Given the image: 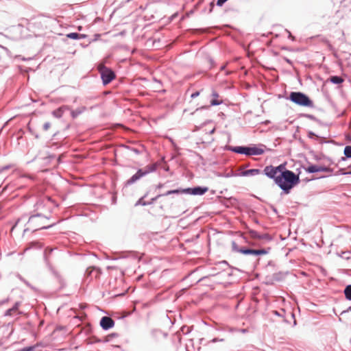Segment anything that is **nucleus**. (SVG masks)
<instances>
[{"label":"nucleus","mask_w":351,"mask_h":351,"mask_svg":"<svg viewBox=\"0 0 351 351\" xmlns=\"http://www.w3.org/2000/svg\"><path fill=\"white\" fill-rule=\"evenodd\" d=\"M49 223V219L41 215H36L31 216L28 219L26 217L19 218L14 226L12 228V231L14 230H23V232L27 231L35 232L38 230L49 228L52 226Z\"/></svg>","instance_id":"f257e3e1"},{"label":"nucleus","mask_w":351,"mask_h":351,"mask_svg":"<svg viewBox=\"0 0 351 351\" xmlns=\"http://www.w3.org/2000/svg\"><path fill=\"white\" fill-rule=\"evenodd\" d=\"M259 173L258 169H250L246 171H243V176H247L250 175H256Z\"/></svg>","instance_id":"dca6fc26"},{"label":"nucleus","mask_w":351,"mask_h":351,"mask_svg":"<svg viewBox=\"0 0 351 351\" xmlns=\"http://www.w3.org/2000/svg\"><path fill=\"white\" fill-rule=\"evenodd\" d=\"M264 153V149L261 147L256 146L253 147H243V154L247 156L261 155Z\"/></svg>","instance_id":"0eeeda50"},{"label":"nucleus","mask_w":351,"mask_h":351,"mask_svg":"<svg viewBox=\"0 0 351 351\" xmlns=\"http://www.w3.org/2000/svg\"><path fill=\"white\" fill-rule=\"evenodd\" d=\"M43 247L42 244L40 243V242H38V241H34V242H31L29 243L27 246L24 249V252L29 250V249H32V248H37V249H40Z\"/></svg>","instance_id":"4468645a"},{"label":"nucleus","mask_w":351,"mask_h":351,"mask_svg":"<svg viewBox=\"0 0 351 351\" xmlns=\"http://www.w3.org/2000/svg\"><path fill=\"white\" fill-rule=\"evenodd\" d=\"M98 69L101 73V78L104 84H109L115 77L114 73L104 64H99Z\"/></svg>","instance_id":"39448f33"},{"label":"nucleus","mask_w":351,"mask_h":351,"mask_svg":"<svg viewBox=\"0 0 351 351\" xmlns=\"http://www.w3.org/2000/svg\"><path fill=\"white\" fill-rule=\"evenodd\" d=\"M344 293L346 298L348 300H351V285H348L346 287L344 290Z\"/></svg>","instance_id":"f3484780"},{"label":"nucleus","mask_w":351,"mask_h":351,"mask_svg":"<svg viewBox=\"0 0 351 351\" xmlns=\"http://www.w3.org/2000/svg\"><path fill=\"white\" fill-rule=\"evenodd\" d=\"M343 153L347 158H351V146H346Z\"/></svg>","instance_id":"4be33fe9"},{"label":"nucleus","mask_w":351,"mask_h":351,"mask_svg":"<svg viewBox=\"0 0 351 351\" xmlns=\"http://www.w3.org/2000/svg\"><path fill=\"white\" fill-rule=\"evenodd\" d=\"M215 132V128H212L210 131V134H213V132Z\"/></svg>","instance_id":"c756f323"},{"label":"nucleus","mask_w":351,"mask_h":351,"mask_svg":"<svg viewBox=\"0 0 351 351\" xmlns=\"http://www.w3.org/2000/svg\"><path fill=\"white\" fill-rule=\"evenodd\" d=\"M212 97L213 99L210 100V105L217 106L223 102L222 99H219V95L217 92L213 91Z\"/></svg>","instance_id":"ddd939ff"},{"label":"nucleus","mask_w":351,"mask_h":351,"mask_svg":"<svg viewBox=\"0 0 351 351\" xmlns=\"http://www.w3.org/2000/svg\"><path fill=\"white\" fill-rule=\"evenodd\" d=\"M208 189L207 187H195L193 189H190V192H188L187 193L191 194V195H203L206 192H207Z\"/></svg>","instance_id":"9b49d317"},{"label":"nucleus","mask_w":351,"mask_h":351,"mask_svg":"<svg viewBox=\"0 0 351 351\" xmlns=\"http://www.w3.org/2000/svg\"><path fill=\"white\" fill-rule=\"evenodd\" d=\"M286 61H287V62L290 63V61H289V60L286 59Z\"/></svg>","instance_id":"473e14b6"},{"label":"nucleus","mask_w":351,"mask_h":351,"mask_svg":"<svg viewBox=\"0 0 351 351\" xmlns=\"http://www.w3.org/2000/svg\"><path fill=\"white\" fill-rule=\"evenodd\" d=\"M246 233H247V232H246L245 231H243V232H242L243 236L244 234H245Z\"/></svg>","instance_id":"2f4dec72"},{"label":"nucleus","mask_w":351,"mask_h":351,"mask_svg":"<svg viewBox=\"0 0 351 351\" xmlns=\"http://www.w3.org/2000/svg\"><path fill=\"white\" fill-rule=\"evenodd\" d=\"M60 112H61L60 109H58V110L54 111L53 114H54V115H56L57 117H60Z\"/></svg>","instance_id":"bb28decb"},{"label":"nucleus","mask_w":351,"mask_h":351,"mask_svg":"<svg viewBox=\"0 0 351 351\" xmlns=\"http://www.w3.org/2000/svg\"><path fill=\"white\" fill-rule=\"evenodd\" d=\"M268 252L266 250H243L244 254L261 255L266 254Z\"/></svg>","instance_id":"f8f14e48"},{"label":"nucleus","mask_w":351,"mask_h":351,"mask_svg":"<svg viewBox=\"0 0 351 351\" xmlns=\"http://www.w3.org/2000/svg\"><path fill=\"white\" fill-rule=\"evenodd\" d=\"M199 95V93L198 91H197L191 95V97L195 98V97H197Z\"/></svg>","instance_id":"cd10ccee"},{"label":"nucleus","mask_w":351,"mask_h":351,"mask_svg":"<svg viewBox=\"0 0 351 351\" xmlns=\"http://www.w3.org/2000/svg\"><path fill=\"white\" fill-rule=\"evenodd\" d=\"M330 81L334 84H341L343 82V78L339 76H332L330 77Z\"/></svg>","instance_id":"a211bd4d"},{"label":"nucleus","mask_w":351,"mask_h":351,"mask_svg":"<svg viewBox=\"0 0 351 351\" xmlns=\"http://www.w3.org/2000/svg\"><path fill=\"white\" fill-rule=\"evenodd\" d=\"M306 170L308 173L328 172L330 171V168L321 165H310Z\"/></svg>","instance_id":"9d476101"},{"label":"nucleus","mask_w":351,"mask_h":351,"mask_svg":"<svg viewBox=\"0 0 351 351\" xmlns=\"http://www.w3.org/2000/svg\"><path fill=\"white\" fill-rule=\"evenodd\" d=\"M51 125L49 123H45L43 125V128L45 130H47L50 128Z\"/></svg>","instance_id":"a878e982"},{"label":"nucleus","mask_w":351,"mask_h":351,"mask_svg":"<svg viewBox=\"0 0 351 351\" xmlns=\"http://www.w3.org/2000/svg\"><path fill=\"white\" fill-rule=\"evenodd\" d=\"M348 174H351V171L347 173Z\"/></svg>","instance_id":"72a5a7b5"},{"label":"nucleus","mask_w":351,"mask_h":351,"mask_svg":"<svg viewBox=\"0 0 351 351\" xmlns=\"http://www.w3.org/2000/svg\"><path fill=\"white\" fill-rule=\"evenodd\" d=\"M285 164H281L278 167L271 165L267 166L264 169L265 174L270 178H276L277 176L282 174L283 172L287 171Z\"/></svg>","instance_id":"20e7f679"},{"label":"nucleus","mask_w":351,"mask_h":351,"mask_svg":"<svg viewBox=\"0 0 351 351\" xmlns=\"http://www.w3.org/2000/svg\"><path fill=\"white\" fill-rule=\"evenodd\" d=\"M18 310V304H16L12 308L8 309L6 311L5 315H13L14 312Z\"/></svg>","instance_id":"aec40b11"},{"label":"nucleus","mask_w":351,"mask_h":351,"mask_svg":"<svg viewBox=\"0 0 351 351\" xmlns=\"http://www.w3.org/2000/svg\"><path fill=\"white\" fill-rule=\"evenodd\" d=\"M155 170V166L151 165V166H147L143 169H139L134 175L132 176L130 178L131 182H134L137 180L140 179L141 177L147 175V173L152 172Z\"/></svg>","instance_id":"423d86ee"},{"label":"nucleus","mask_w":351,"mask_h":351,"mask_svg":"<svg viewBox=\"0 0 351 351\" xmlns=\"http://www.w3.org/2000/svg\"><path fill=\"white\" fill-rule=\"evenodd\" d=\"M3 207L2 204H0V210Z\"/></svg>","instance_id":"7c9ffc66"},{"label":"nucleus","mask_w":351,"mask_h":351,"mask_svg":"<svg viewBox=\"0 0 351 351\" xmlns=\"http://www.w3.org/2000/svg\"><path fill=\"white\" fill-rule=\"evenodd\" d=\"M249 234L252 238H258L259 236L258 235L257 232L254 230H248Z\"/></svg>","instance_id":"5701e85b"},{"label":"nucleus","mask_w":351,"mask_h":351,"mask_svg":"<svg viewBox=\"0 0 351 351\" xmlns=\"http://www.w3.org/2000/svg\"><path fill=\"white\" fill-rule=\"evenodd\" d=\"M346 139L351 142V136L350 134L346 135Z\"/></svg>","instance_id":"c85d7f7f"},{"label":"nucleus","mask_w":351,"mask_h":351,"mask_svg":"<svg viewBox=\"0 0 351 351\" xmlns=\"http://www.w3.org/2000/svg\"><path fill=\"white\" fill-rule=\"evenodd\" d=\"M291 101L302 106H312V101L304 93L300 92H292L289 95Z\"/></svg>","instance_id":"7ed1b4c3"},{"label":"nucleus","mask_w":351,"mask_h":351,"mask_svg":"<svg viewBox=\"0 0 351 351\" xmlns=\"http://www.w3.org/2000/svg\"><path fill=\"white\" fill-rule=\"evenodd\" d=\"M101 274V270L95 267H89L86 271V276L91 279H97Z\"/></svg>","instance_id":"6e6552de"},{"label":"nucleus","mask_w":351,"mask_h":351,"mask_svg":"<svg viewBox=\"0 0 351 351\" xmlns=\"http://www.w3.org/2000/svg\"><path fill=\"white\" fill-rule=\"evenodd\" d=\"M272 179L287 193L300 181L298 176L291 171L283 172L282 174L277 176L276 178H272Z\"/></svg>","instance_id":"f03ea898"},{"label":"nucleus","mask_w":351,"mask_h":351,"mask_svg":"<svg viewBox=\"0 0 351 351\" xmlns=\"http://www.w3.org/2000/svg\"><path fill=\"white\" fill-rule=\"evenodd\" d=\"M228 0H217V5L218 6H221L223 4L226 2Z\"/></svg>","instance_id":"393cba45"},{"label":"nucleus","mask_w":351,"mask_h":351,"mask_svg":"<svg viewBox=\"0 0 351 351\" xmlns=\"http://www.w3.org/2000/svg\"><path fill=\"white\" fill-rule=\"evenodd\" d=\"M188 192H190V188L186 189H176V190L168 191L165 193V195H169L174 194V193H176V194L187 193Z\"/></svg>","instance_id":"2eb2a0df"},{"label":"nucleus","mask_w":351,"mask_h":351,"mask_svg":"<svg viewBox=\"0 0 351 351\" xmlns=\"http://www.w3.org/2000/svg\"><path fill=\"white\" fill-rule=\"evenodd\" d=\"M66 36L71 39H79L82 37V35H80L77 33H70L68 34Z\"/></svg>","instance_id":"412c9836"},{"label":"nucleus","mask_w":351,"mask_h":351,"mask_svg":"<svg viewBox=\"0 0 351 351\" xmlns=\"http://www.w3.org/2000/svg\"><path fill=\"white\" fill-rule=\"evenodd\" d=\"M232 150L237 153L241 154V146L236 147Z\"/></svg>","instance_id":"b1692460"},{"label":"nucleus","mask_w":351,"mask_h":351,"mask_svg":"<svg viewBox=\"0 0 351 351\" xmlns=\"http://www.w3.org/2000/svg\"><path fill=\"white\" fill-rule=\"evenodd\" d=\"M100 325L103 329L108 330L114 326V322L111 317L105 316L101 318Z\"/></svg>","instance_id":"1a4fd4ad"},{"label":"nucleus","mask_w":351,"mask_h":351,"mask_svg":"<svg viewBox=\"0 0 351 351\" xmlns=\"http://www.w3.org/2000/svg\"><path fill=\"white\" fill-rule=\"evenodd\" d=\"M53 251V249L49 247L45 250V256L47 261H49V256Z\"/></svg>","instance_id":"6ab92c4d"}]
</instances>
